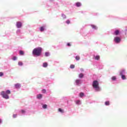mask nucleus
<instances>
[{"label":"nucleus","instance_id":"nucleus-9","mask_svg":"<svg viewBox=\"0 0 127 127\" xmlns=\"http://www.w3.org/2000/svg\"><path fill=\"white\" fill-rule=\"evenodd\" d=\"M75 84L76 86H80L82 84V80L77 79L75 80Z\"/></svg>","mask_w":127,"mask_h":127},{"label":"nucleus","instance_id":"nucleus-5","mask_svg":"<svg viewBox=\"0 0 127 127\" xmlns=\"http://www.w3.org/2000/svg\"><path fill=\"white\" fill-rule=\"evenodd\" d=\"M113 41L116 44H120L122 42V36H116L114 38Z\"/></svg>","mask_w":127,"mask_h":127},{"label":"nucleus","instance_id":"nucleus-15","mask_svg":"<svg viewBox=\"0 0 127 127\" xmlns=\"http://www.w3.org/2000/svg\"><path fill=\"white\" fill-rule=\"evenodd\" d=\"M91 27H92V29H94V30H97L98 29V27L94 24H91Z\"/></svg>","mask_w":127,"mask_h":127},{"label":"nucleus","instance_id":"nucleus-7","mask_svg":"<svg viewBox=\"0 0 127 127\" xmlns=\"http://www.w3.org/2000/svg\"><path fill=\"white\" fill-rule=\"evenodd\" d=\"M113 35H115V36H119L122 34V32L120 29H115L114 31V32L113 33Z\"/></svg>","mask_w":127,"mask_h":127},{"label":"nucleus","instance_id":"nucleus-14","mask_svg":"<svg viewBox=\"0 0 127 127\" xmlns=\"http://www.w3.org/2000/svg\"><path fill=\"white\" fill-rule=\"evenodd\" d=\"M51 55V54H50V52H46L45 53L44 57H49V56H50Z\"/></svg>","mask_w":127,"mask_h":127},{"label":"nucleus","instance_id":"nucleus-37","mask_svg":"<svg viewBox=\"0 0 127 127\" xmlns=\"http://www.w3.org/2000/svg\"><path fill=\"white\" fill-rule=\"evenodd\" d=\"M3 76V72H0V77H2Z\"/></svg>","mask_w":127,"mask_h":127},{"label":"nucleus","instance_id":"nucleus-35","mask_svg":"<svg viewBox=\"0 0 127 127\" xmlns=\"http://www.w3.org/2000/svg\"><path fill=\"white\" fill-rule=\"evenodd\" d=\"M16 33L17 34H19V33H20V29H17L16 31Z\"/></svg>","mask_w":127,"mask_h":127},{"label":"nucleus","instance_id":"nucleus-27","mask_svg":"<svg viewBox=\"0 0 127 127\" xmlns=\"http://www.w3.org/2000/svg\"><path fill=\"white\" fill-rule=\"evenodd\" d=\"M105 106H110V101H107L105 102Z\"/></svg>","mask_w":127,"mask_h":127},{"label":"nucleus","instance_id":"nucleus-1","mask_svg":"<svg viewBox=\"0 0 127 127\" xmlns=\"http://www.w3.org/2000/svg\"><path fill=\"white\" fill-rule=\"evenodd\" d=\"M42 54V48L38 47L34 49L32 51V55L34 57H39Z\"/></svg>","mask_w":127,"mask_h":127},{"label":"nucleus","instance_id":"nucleus-12","mask_svg":"<svg viewBox=\"0 0 127 127\" xmlns=\"http://www.w3.org/2000/svg\"><path fill=\"white\" fill-rule=\"evenodd\" d=\"M75 5L76 7H80L82 6V3L80 2H76L75 3Z\"/></svg>","mask_w":127,"mask_h":127},{"label":"nucleus","instance_id":"nucleus-36","mask_svg":"<svg viewBox=\"0 0 127 127\" xmlns=\"http://www.w3.org/2000/svg\"><path fill=\"white\" fill-rule=\"evenodd\" d=\"M42 93H43V94H45V93H46V90L45 89H44L42 90Z\"/></svg>","mask_w":127,"mask_h":127},{"label":"nucleus","instance_id":"nucleus-23","mask_svg":"<svg viewBox=\"0 0 127 127\" xmlns=\"http://www.w3.org/2000/svg\"><path fill=\"white\" fill-rule=\"evenodd\" d=\"M84 96H85V94L84 93V92H80L79 93L80 98H83V97H84Z\"/></svg>","mask_w":127,"mask_h":127},{"label":"nucleus","instance_id":"nucleus-8","mask_svg":"<svg viewBox=\"0 0 127 127\" xmlns=\"http://www.w3.org/2000/svg\"><path fill=\"white\" fill-rule=\"evenodd\" d=\"M17 28H21L22 27V23L20 21H17L16 23Z\"/></svg>","mask_w":127,"mask_h":127},{"label":"nucleus","instance_id":"nucleus-21","mask_svg":"<svg viewBox=\"0 0 127 127\" xmlns=\"http://www.w3.org/2000/svg\"><path fill=\"white\" fill-rule=\"evenodd\" d=\"M78 77L80 79H82V78H84V74L83 73H80L79 74Z\"/></svg>","mask_w":127,"mask_h":127},{"label":"nucleus","instance_id":"nucleus-20","mask_svg":"<svg viewBox=\"0 0 127 127\" xmlns=\"http://www.w3.org/2000/svg\"><path fill=\"white\" fill-rule=\"evenodd\" d=\"M98 68H99V69H102L103 68H104V65H103L101 64H98Z\"/></svg>","mask_w":127,"mask_h":127},{"label":"nucleus","instance_id":"nucleus-34","mask_svg":"<svg viewBox=\"0 0 127 127\" xmlns=\"http://www.w3.org/2000/svg\"><path fill=\"white\" fill-rule=\"evenodd\" d=\"M12 60H13L14 61H15L16 60H17V57H16V56L13 57Z\"/></svg>","mask_w":127,"mask_h":127},{"label":"nucleus","instance_id":"nucleus-26","mask_svg":"<svg viewBox=\"0 0 127 127\" xmlns=\"http://www.w3.org/2000/svg\"><path fill=\"white\" fill-rule=\"evenodd\" d=\"M19 53L20 55H24V52H23V51L20 50Z\"/></svg>","mask_w":127,"mask_h":127},{"label":"nucleus","instance_id":"nucleus-17","mask_svg":"<svg viewBox=\"0 0 127 127\" xmlns=\"http://www.w3.org/2000/svg\"><path fill=\"white\" fill-rule=\"evenodd\" d=\"M75 104H76V105H77L78 106L81 105V100H76Z\"/></svg>","mask_w":127,"mask_h":127},{"label":"nucleus","instance_id":"nucleus-2","mask_svg":"<svg viewBox=\"0 0 127 127\" xmlns=\"http://www.w3.org/2000/svg\"><path fill=\"white\" fill-rule=\"evenodd\" d=\"M92 86L95 92H101L102 91V88L100 87L99 81L97 80H93Z\"/></svg>","mask_w":127,"mask_h":127},{"label":"nucleus","instance_id":"nucleus-38","mask_svg":"<svg viewBox=\"0 0 127 127\" xmlns=\"http://www.w3.org/2000/svg\"><path fill=\"white\" fill-rule=\"evenodd\" d=\"M16 117H17V114H13V118H14V119H15V118H16Z\"/></svg>","mask_w":127,"mask_h":127},{"label":"nucleus","instance_id":"nucleus-25","mask_svg":"<svg viewBox=\"0 0 127 127\" xmlns=\"http://www.w3.org/2000/svg\"><path fill=\"white\" fill-rule=\"evenodd\" d=\"M75 60H76V61H79V60H80V56H75Z\"/></svg>","mask_w":127,"mask_h":127},{"label":"nucleus","instance_id":"nucleus-40","mask_svg":"<svg viewBox=\"0 0 127 127\" xmlns=\"http://www.w3.org/2000/svg\"><path fill=\"white\" fill-rule=\"evenodd\" d=\"M2 123V121H1V119H0V125Z\"/></svg>","mask_w":127,"mask_h":127},{"label":"nucleus","instance_id":"nucleus-18","mask_svg":"<svg viewBox=\"0 0 127 127\" xmlns=\"http://www.w3.org/2000/svg\"><path fill=\"white\" fill-rule=\"evenodd\" d=\"M48 66V64L47 62H45L43 64V67L44 68H46Z\"/></svg>","mask_w":127,"mask_h":127},{"label":"nucleus","instance_id":"nucleus-11","mask_svg":"<svg viewBox=\"0 0 127 127\" xmlns=\"http://www.w3.org/2000/svg\"><path fill=\"white\" fill-rule=\"evenodd\" d=\"M41 106H42V109H43V110H46V109H47V104H45L44 103H41Z\"/></svg>","mask_w":127,"mask_h":127},{"label":"nucleus","instance_id":"nucleus-42","mask_svg":"<svg viewBox=\"0 0 127 127\" xmlns=\"http://www.w3.org/2000/svg\"><path fill=\"white\" fill-rule=\"evenodd\" d=\"M81 13H83V11H82Z\"/></svg>","mask_w":127,"mask_h":127},{"label":"nucleus","instance_id":"nucleus-6","mask_svg":"<svg viewBox=\"0 0 127 127\" xmlns=\"http://www.w3.org/2000/svg\"><path fill=\"white\" fill-rule=\"evenodd\" d=\"M39 31L40 32H44L47 31V24H45L42 25L39 28Z\"/></svg>","mask_w":127,"mask_h":127},{"label":"nucleus","instance_id":"nucleus-24","mask_svg":"<svg viewBox=\"0 0 127 127\" xmlns=\"http://www.w3.org/2000/svg\"><path fill=\"white\" fill-rule=\"evenodd\" d=\"M58 111L60 112V113H61V114H64V110L61 108H59Z\"/></svg>","mask_w":127,"mask_h":127},{"label":"nucleus","instance_id":"nucleus-28","mask_svg":"<svg viewBox=\"0 0 127 127\" xmlns=\"http://www.w3.org/2000/svg\"><path fill=\"white\" fill-rule=\"evenodd\" d=\"M65 23H66V24H70V23H71V21H70L69 19H67L65 21Z\"/></svg>","mask_w":127,"mask_h":127},{"label":"nucleus","instance_id":"nucleus-31","mask_svg":"<svg viewBox=\"0 0 127 127\" xmlns=\"http://www.w3.org/2000/svg\"><path fill=\"white\" fill-rule=\"evenodd\" d=\"M18 65L19 66H22V65H23V63H22V62H19L18 63Z\"/></svg>","mask_w":127,"mask_h":127},{"label":"nucleus","instance_id":"nucleus-22","mask_svg":"<svg viewBox=\"0 0 127 127\" xmlns=\"http://www.w3.org/2000/svg\"><path fill=\"white\" fill-rule=\"evenodd\" d=\"M112 81H117V76H113L111 77Z\"/></svg>","mask_w":127,"mask_h":127},{"label":"nucleus","instance_id":"nucleus-16","mask_svg":"<svg viewBox=\"0 0 127 127\" xmlns=\"http://www.w3.org/2000/svg\"><path fill=\"white\" fill-rule=\"evenodd\" d=\"M93 59L95 60H100V56L99 55H96V56H93Z\"/></svg>","mask_w":127,"mask_h":127},{"label":"nucleus","instance_id":"nucleus-33","mask_svg":"<svg viewBox=\"0 0 127 127\" xmlns=\"http://www.w3.org/2000/svg\"><path fill=\"white\" fill-rule=\"evenodd\" d=\"M70 69H74V68H75V65L71 64L70 65Z\"/></svg>","mask_w":127,"mask_h":127},{"label":"nucleus","instance_id":"nucleus-41","mask_svg":"<svg viewBox=\"0 0 127 127\" xmlns=\"http://www.w3.org/2000/svg\"><path fill=\"white\" fill-rule=\"evenodd\" d=\"M50 1H53V0H50Z\"/></svg>","mask_w":127,"mask_h":127},{"label":"nucleus","instance_id":"nucleus-13","mask_svg":"<svg viewBox=\"0 0 127 127\" xmlns=\"http://www.w3.org/2000/svg\"><path fill=\"white\" fill-rule=\"evenodd\" d=\"M21 87V85L19 83H16L15 84V89H20Z\"/></svg>","mask_w":127,"mask_h":127},{"label":"nucleus","instance_id":"nucleus-30","mask_svg":"<svg viewBox=\"0 0 127 127\" xmlns=\"http://www.w3.org/2000/svg\"><path fill=\"white\" fill-rule=\"evenodd\" d=\"M26 113V111H25V110H21V113L22 114V115H25Z\"/></svg>","mask_w":127,"mask_h":127},{"label":"nucleus","instance_id":"nucleus-39","mask_svg":"<svg viewBox=\"0 0 127 127\" xmlns=\"http://www.w3.org/2000/svg\"><path fill=\"white\" fill-rule=\"evenodd\" d=\"M80 71H81V72H84V69L81 68Z\"/></svg>","mask_w":127,"mask_h":127},{"label":"nucleus","instance_id":"nucleus-19","mask_svg":"<svg viewBox=\"0 0 127 127\" xmlns=\"http://www.w3.org/2000/svg\"><path fill=\"white\" fill-rule=\"evenodd\" d=\"M61 16L63 19H66V18H67V16H66L64 13H62Z\"/></svg>","mask_w":127,"mask_h":127},{"label":"nucleus","instance_id":"nucleus-4","mask_svg":"<svg viewBox=\"0 0 127 127\" xmlns=\"http://www.w3.org/2000/svg\"><path fill=\"white\" fill-rule=\"evenodd\" d=\"M126 73L127 72H126V69L125 68L120 70L119 74L122 80H127V76H126Z\"/></svg>","mask_w":127,"mask_h":127},{"label":"nucleus","instance_id":"nucleus-10","mask_svg":"<svg viewBox=\"0 0 127 127\" xmlns=\"http://www.w3.org/2000/svg\"><path fill=\"white\" fill-rule=\"evenodd\" d=\"M36 98L37 100H41L43 98V95L41 94H39L37 95Z\"/></svg>","mask_w":127,"mask_h":127},{"label":"nucleus","instance_id":"nucleus-32","mask_svg":"<svg viewBox=\"0 0 127 127\" xmlns=\"http://www.w3.org/2000/svg\"><path fill=\"white\" fill-rule=\"evenodd\" d=\"M66 46H67V47H71V46H72V45H71V43H67Z\"/></svg>","mask_w":127,"mask_h":127},{"label":"nucleus","instance_id":"nucleus-3","mask_svg":"<svg viewBox=\"0 0 127 127\" xmlns=\"http://www.w3.org/2000/svg\"><path fill=\"white\" fill-rule=\"evenodd\" d=\"M11 93V92H10V90H7L5 91H1L0 93V95L3 98V99L8 100V99H9V96H8V95H10Z\"/></svg>","mask_w":127,"mask_h":127},{"label":"nucleus","instance_id":"nucleus-29","mask_svg":"<svg viewBox=\"0 0 127 127\" xmlns=\"http://www.w3.org/2000/svg\"><path fill=\"white\" fill-rule=\"evenodd\" d=\"M125 35L126 36H127V26L125 27Z\"/></svg>","mask_w":127,"mask_h":127}]
</instances>
